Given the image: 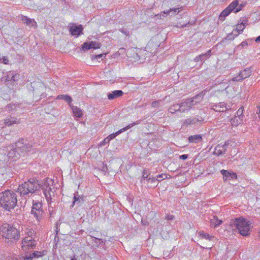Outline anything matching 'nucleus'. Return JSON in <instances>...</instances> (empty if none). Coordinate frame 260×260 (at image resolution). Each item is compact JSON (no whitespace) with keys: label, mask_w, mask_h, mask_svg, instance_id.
Wrapping results in <instances>:
<instances>
[{"label":"nucleus","mask_w":260,"mask_h":260,"mask_svg":"<svg viewBox=\"0 0 260 260\" xmlns=\"http://www.w3.org/2000/svg\"><path fill=\"white\" fill-rule=\"evenodd\" d=\"M15 146L17 150L20 152V155L30 151L32 145L26 140L20 139L16 142Z\"/></svg>","instance_id":"423d86ee"},{"label":"nucleus","mask_w":260,"mask_h":260,"mask_svg":"<svg viewBox=\"0 0 260 260\" xmlns=\"http://www.w3.org/2000/svg\"><path fill=\"white\" fill-rule=\"evenodd\" d=\"M101 47V44L96 41L86 42L83 44L81 49L83 51L89 50L90 49H99Z\"/></svg>","instance_id":"f8f14e48"},{"label":"nucleus","mask_w":260,"mask_h":260,"mask_svg":"<svg viewBox=\"0 0 260 260\" xmlns=\"http://www.w3.org/2000/svg\"><path fill=\"white\" fill-rule=\"evenodd\" d=\"M242 113H243V110L242 109V108L239 109L237 112V116L240 118V116L242 115Z\"/></svg>","instance_id":"5fc2aeb1"},{"label":"nucleus","mask_w":260,"mask_h":260,"mask_svg":"<svg viewBox=\"0 0 260 260\" xmlns=\"http://www.w3.org/2000/svg\"><path fill=\"white\" fill-rule=\"evenodd\" d=\"M195 22H196V21H193L191 22L189 21L188 22L186 23L185 24L181 25V26L179 27L181 28H184L185 27H189L190 25L194 24L195 23Z\"/></svg>","instance_id":"79ce46f5"},{"label":"nucleus","mask_w":260,"mask_h":260,"mask_svg":"<svg viewBox=\"0 0 260 260\" xmlns=\"http://www.w3.org/2000/svg\"><path fill=\"white\" fill-rule=\"evenodd\" d=\"M149 171L148 169H145L143 171V176L141 180V182H142V179H147L149 177Z\"/></svg>","instance_id":"e433bc0d"},{"label":"nucleus","mask_w":260,"mask_h":260,"mask_svg":"<svg viewBox=\"0 0 260 260\" xmlns=\"http://www.w3.org/2000/svg\"><path fill=\"white\" fill-rule=\"evenodd\" d=\"M203 140L202 135H194L190 136L188 138V141L189 143H199Z\"/></svg>","instance_id":"5701e85b"},{"label":"nucleus","mask_w":260,"mask_h":260,"mask_svg":"<svg viewBox=\"0 0 260 260\" xmlns=\"http://www.w3.org/2000/svg\"><path fill=\"white\" fill-rule=\"evenodd\" d=\"M161 102V100L155 101L151 103V106L152 108L158 107L160 105Z\"/></svg>","instance_id":"58836bf2"},{"label":"nucleus","mask_w":260,"mask_h":260,"mask_svg":"<svg viewBox=\"0 0 260 260\" xmlns=\"http://www.w3.org/2000/svg\"><path fill=\"white\" fill-rule=\"evenodd\" d=\"M110 142V141L108 139V138H106L105 139H104L101 143H100V145L101 146H104L105 145H106V144L107 143H109Z\"/></svg>","instance_id":"a18cd8bd"},{"label":"nucleus","mask_w":260,"mask_h":260,"mask_svg":"<svg viewBox=\"0 0 260 260\" xmlns=\"http://www.w3.org/2000/svg\"><path fill=\"white\" fill-rule=\"evenodd\" d=\"M179 9L180 8H172L170 9L168 11L161 12L160 14V17H161L162 16L163 17H165L167 15H169L171 13H172L171 16H174L180 12Z\"/></svg>","instance_id":"a878e982"},{"label":"nucleus","mask_w":260,"mask_h":260,"mask_svg":"<svg viewBox=\"0 0 260 260\" xmlns=\"http://www.w3.org/2000/svg\"><path fill=\"white\" fill-rule=\"evenodd\" d=\"M237 36L238 34H237L235 32H234L233 30L231 33H230L227 35L225 39L228 40H233Z\"/></svg>","instance_id":"4c0bfd02"},{"label":"nucleus","mask_w":260,"mask_h":260,"mask_svg":"<svg viewBox=\"0 0 260 260\" xmlns=\"http://www.w3.org/2000/svg\"><path fill=\"white\" fill-rule=\"evenodd\" d=\"M248 43L246 41H243L239 46L238 47L243 48V46H247Z\"/></svg>","instance_id":"603ef678"},{"label":"nucleus","mask_w":260,"mask_h":260,"mask_svg":"<svg viewBox=\"0 0 260 260\" xmlns=\"http://www.w3.org/2000/svg\"><path fill=\"white\" fill-rule=\"evenodd\" d=\"M21 20L23 23L29 26H34L37 24L36 22L34 19H30L25 16H22Z\"/></svg>","instance_id":"bb28decb"},{"label":"nucleus","mask_w":260,"mask_h":260,"mask_svg":"<svg viewBox=\"0 0 260 260\" xmlns=\"http://www.w3.org/2000/svg\"><path fill=\"white\" fill-rule=\"evenodd\" d=\"M212 109L216 112H223L228 110L224 103H219L212 106Z\"/></svg>","instance_id":"4be33fe9"},{"label":"nucleus","mask_w":260,"mask_h":260,"mask_svg":"<svg viewBox=\"0 0 260 260\" xmlns=\"http://www.w3.org/2000/svg\"><path fill=\"white\" fill-rule=\"evenodd\" d=\"M232 11L229 9L227 7L223 10L220 14L219 15V18L220 20H224L225 18L228 16Z\"/></svg>","instance_id":"7c9ffc66"},{"label":"nucleus","mask_w":260,"mask_h":260,"mask_svg":"<svg viewBox=\"0 0 260 260\" xmlns=\"http://www.w3.org/2000/svg\"><path fill=\"white\" fill-rule=\"evenodd\" d=\"M83 27L81 24L77 25L75 23L72 24L70 27L69 31L72 36H79L82 34Z\"/></svg>","instance_id":"2eb2a0df"},{"label":"nucleus","mask_w":260,"mask_h":260,"mask_svg":"<svg viewBox=\"0 0 260 260\" xmlns=\"http://www.w3.org/2000/svg\"><path fill=\"white\" fill-rule=\"evenodd\" d=\"M232 225L235 227L239 233L243 236L249 235L250 230L252 228V223L242 217L233 220Z\"/></svg>","instance_id":"39448f33"},{"label":"nucleus","mask_w":260,"mask_h":260,"mask_svg":"<svg viewBox=\"0 0 260 260\" xmlns=\"http://www.w3.org/2000/svg\"><path fill=\"white\" fill-rule=\"evenodd\" d=\"M230 143V141H227L224 142L223 144L221 143L217 145L214 150V153L217 155L223 154L226 151L228 146Z\"/></svg>","instance_id":"ddd939ff"},{"label":"nucleus","mask_w":260,"mask_h":260,"mask_svg":"<svg viewBox=\"0 0 260 260\" xmlns=\"http://www.w3.org/2000/svg\"><path fill=\"white\" fill-rule=\"evenodd\" d=\"M119 30L126 36H129L130 35L129 31L125 28H120Z\"/></svg>","instance_id":"a19ab883"},{"label":"nucleus","mask_w":260,"mask_h":260,"mask_svg":"<svg viewBox=\"0 0 260 260\" xmlns=\"http://www.w3.org/2000/svg\"><path fill=\"white\" fill-rule=\"evenodd\" d=\"M78 194V193L77 192L74 193L73 202L71 206L72 207H73L75 205L78 206H81L85 202L84 197H81Z\"/></svg>","instance_id":"412c9836"},{"label":"nucleus","mask_w":260,"mask_h":260,"mask_svg":"<svg viewBox=\"0 0 260 260\" xmlns=\"http://www.w3.org/2000/svg\"><path fill=\"white\" fill-rule=\"evenodd\" d=\"M199 237L201 239H205L209 241H211L214 237L210 235L207 233H205L203 231H201L199 233Z\"/></svg>","instance_id":"2f4dec72"},{"label":"nucleus","mask_w":260,"mask_h":260,"mask_svg":"<svg viewBox=\"0 0 260 260\" xmlns=\"http://www.w3.org/2000/svg\"><path fill=\"white\" fill-rule=\"evenodd\" d=\"M3 62L5 64H8L9 63V59L7 57H3Z\"/></svg>","instance_id":"864d4df0"},{"label":"nucleus","mask_w":260,"mask_h":260,"mask_svg":"<svg viewBox=\"0 0 260 260\" xmlns=\"http://www.w3.org/2000/svg\"><path fill=\"white\" fill-rule=\"evenodd\" d=\"M104 55H106V54H98V55H95L94 57L93 56H92V59H101V60H102V57Z\"/></svg>","instance_id":"c03bdc74"},{"label":"nucleus","mask_w":260,"mask_h":260,"mask_svg":"<svg viewBox=\"0 0 260 260\" xmlns=\"http://www.w3.org/2000/svg\"><path fill=\"white\" fill-rule=\"evenodd\" d=\"M23 108V106L20 104H15L11 103L8 104L6 107V110L9 112H14L22 110Z\"/></svg>","instance_id":"aec40b11"},{"label":"nucleus","mask_w":260,"mask_h":260,"mask_svg":"<svg viewBox=\"0 0 260 260\" xmlns=\"http://www.w3.org/2000/svg\"><path fill=\"white\" fill-rule=\"evenodd\" d=\"M211 50H209L207 52L204 54H202L197 56L194 60L196 62L204 61L207 58H209L211 56Z\"/></svg>","instance_id":"b1692460"},{"label":"nucleus","mask_w":260,"mask_h":260,"mask_svg":"<svg viewBox=\"0 0 260 260\" xmlns=\"http://www.w3.org/2000/svg\"><path fill=\"white\" fill-rule=\"evenodd\" d=\"M206 90H203L199 94H197L196 95L191 98H189V99L193 100L192 105L193 107L197 104L200 103L203 100L204 96L206 94Z\"/></svg>","instance_id":"6ab92c4d"},{"label":"nucleus","mask_w":260,"mask_h":260,"mask_svg":"<svg viewBox=\"0 0 260 260\" xmlns=\"http://www.w3.org/2000/svg\"><path fill=\"white\" fill-rule=\"evenodd\" d=\"M146 223H147V222H146V223H145V222H144V224H145V225H146Z\"/></svg>","instance_id":"e2e57ef3"},{"label":"nucleus","mask_w":260,"mask_h":260,"mask_svg":"<svg viewBox=\"0 0 260 260\" xmlns=\"http://www.w3.org/2000/svg\"><path fill=\"white\" fill-rule=\"evenodd\" d=\"M239 2L238 0L233 1L227 8L232 12L235 11L238 6Z\"/></svg>","instance_id":"f704fd0d"},{"label":"nucleus","mask_w":260,"mask_h":260,"mask_svg":"<svg viewBox=\"0 0 260 260\" xmlns=\"http://www.w3.org/2000/svg\"><path fill=\"white\" fill-rule=\"evenodd\" d=\"M20 226L19 224H4L0 229V233L6 239L18 240L20 238Z\"/></svg>","instance_id":"7ed1b4c3"},{"label":"nucleus","mask_w":260,"mask_h":260,"mask_svg":"<svg viewBox=\"0 0 260 260\" xmlns=\"http://www.w3.org/2000/svg\"><path fill=\"white\" fill-rule=\"evenodd\" d=\"M94 238L95 239V242L97 243L98 245L103 243H104V244H105V241H104L103 239L95 237H94Z\"/></svg>","instance_id":"49530a36"},{"label":"nucleus","mask_w":260,"mask_h":260,"mask_svg":"<svg viewBox=\"0 0 260 260\" xmlns=\"http://www.w3.org/2000/svg\"><path fill=\"white\" fill-rule=\"evenodd\" d=\"M40 189L41 186L38 181L35 179H30L19 185L16 192L19 193L20 197L26 199L34 193H38Z\"/></svg>","instance_id":"f257e3e1"},{"label":"nucleus","mask_w":260,"mask_h":260,"mask_svg":"<svg viewBox=\"0 0 260 260\" xmlns=\"http://www.w3.org/2000/svg\"><path fill=\"white\" fill-rule=\"evenodd\" d=\"M147 181L149 183L155 182L157 180V178L149 176L147 179Z\"/></svg>","instance_id":"37998d69"},{"label":"nucleus","mask_w":260,"mask_h":260,"mask_svg":"<svg viewBox=\"0 0 260 260\" xmlns=\"http://www.w3.org/2000/svg\"><path fill=\"white\" fill-rule=\"evenodd\" d=\"M57 99H59V100H63L64 101H65L66 102H67L69 104V105H71V102L72 101V98L68 95H63V94H62V95H58L57 96Z\"/></svg>","instance_id":"473e14b6"},{"label":"nucleus","mask_w":260,"mask_h":260,"mask_svg":"<svg viewBox=\"0 0 260 260\" xmlns=\"http://www.w3.org/2000/svg\"><path fill=\"white\" fill-rule=\"evenodd\" d=\"M251 68L250 67L247 68L244 70L241 71L238 75L233 78L232 80L236 82L241 81L244 79L249 77L251 74Z\"/></svg>","instance_id":"9b49d317"},{"label":"nucleus","mask_w":260,"mask_h":260,"mask_svg":"<svg viewBox=\"0 0 260 260\" xmlns=\"http://www.w3.org/2000/svg\"><path fill=\"white\" fill-rule=\"evenodd\" d=\"M31 213L34 215L38 221L42 218L44 211L42 209V204L41 202H35L33 201L32 206L31 207Z\"/></svg>","instance_id":"0eeeda50"},{"label":"nucleus","mask_w":260,"mask_h":260,"mask_svg":"<svg viewBox=\"0 0 260 260\" xmlns=\"http://www.w3.org/2000/svg\"><path fill=\"white\" fill-rule=\"evenodd\" d=\"M7 156L13 161H15L20 157V153L18 151L16 147H10Z\"/></svg>","instance_id":"dca6fc26"},{"label":"nucleus","mask_w":260,"mask_h":260,"mask_svg":"<svg viewBox=\"0 0 260 260\" xmlns=\"http://www.w3.org/2000/svg\"><path fill=\"white\" fill-rule=\"evenodd\" d=\"M146 223H147V222H146V223H145V222H144V224H145V225H146Z\"/></svg>","instance_id":"680f3d73"},{"label":"nucleus","mask_w":260,"mask_h":260,"mask_svg":"<svg viewBox=\"0 0 260 260\" xmlns=\"http://www.w3.org/2000/svg\"><path fill=\"white\" fill-rule=\"evenodd\" d=\"M47 251L45 250L42 251H36L22 257V258L26 260H32L34 258H39L45 256L47 254Z\"/></svg>","instance_id":"a211bd4d"},{"label":"nucleus","mask_w":260,"mask_h":260,"mask_svg":"<svg viewBox=\"0 0 260 260\" xmlns=\"http://www.w3.org/2000/svg\"><path fill=\"white\" fill-rule=\"evenodd\" d=\"M22 249L24 251H26L29 248H34L36 245V241L30 237H25L22 241Z\"/></svg>","instance_id":"9d476101"},{"label":"nucleus","mask_w":260,"mask_h":260,"mask_svg":"<svg viewBox=\"0 0 260 260\" xmlns=\"http://www.w3.org/2000/svg\"><path fill=\"white\" fill-rule=\"evenodd\" d=\"M220 172L223 176V179L225 178L224 179L225 180H229V178H230V177L231 176V173L230 172L227 170H222Z\"/></svg>","instance_id":"c9c22d12"},{"label":"nucleus","mask_w":260,"mask_h":260,"mask_svg":"<svg viewBox=\"0 0 260 260\" xmlns=\"http://www.w3.org/2000/svg\"><path fill=\"white\" fill-rule=\"evenodd\" d=\"M204 118L201 116H196L194 117H190L182 120V126L188 127V126H197L203 123Z\"/></svg>","instance_id":"6e6552de"},{"label":"nucleus","mask_w":260,"mask_h":260,"mask_svg":"<svg viewBox=\"0 0 260 260\" xmlns=\"http://www.w3.org/2000/svg\"><path fill=\"white\" fill-rule=\"evenodd\" d=\"M123 94V92L121 90H117L112 91L111 93L108 94V98L109 100H113L118 97L121 96Z\"/></svg>","instance_id":"393cba45"},{"label":"nucleus","mask_w":260,"mask_h":260,"mask_svg":"<svg viewBox=\"0 0 260 260\" xmlns=\"http://www.w3.org/2000/svg\"><path fill=\"white\" fill-rule=\"evenodd\" d=\"M32 87L33 88V91L34 94H35L36 95H40L41 96L43 95V93H44L45 90V87L43 83H34Z\"/></svg>","instance_id":"f3484780"},{"label":"nucleus","mask_w":260,"mask_h":260,"mask_svg":"<svg viewBox=\"0 0 260 260\" xmlns=\"http://www.w3.org/2000/svg\"><path fill=\"white\" fill-rule=\"evenodd\" d=\"M53 182L52 179L47 178L45 179L43 184H40L41 189L43 190L44 194L48 202L51 199L50 192L52 191V189L50 185L51 184H53Z\"/></svg>","instance_id":"1a4fd4ad"},{"label":"nucleus","mask_w":260,"mask_h":260,"mask_svg":"<svg viewBox=\"0 0 260 260\" xmlns=\"http://www.w3.org/2000/svg\"><path fill=\"white\" fill-rule=\"evenodd\" d=\"M259 237L260 238V231H259Z\"/></svg>","instance_id":"052dcab7"},{"label":"nucleus","mask_w":260,"mask_h":260,"mask_svg":"<svg viewBox=\"0 0 260 260\" xmlns=\"http://www.w3.org/2000/svg\"><path fill=\"white\" fill-rule=\"evenodd\" d=\"M71 260H77V258L74 256Z\"/></svg>","instance_id":"bf43d9fd"},{"label":"nucleus","mask_w":260,"mask_h":260,"mask_svg":"<svg viewBox=\"0 0 260 260\" xmlns=\"http://www.w3.org/2000/svg\"><path fill=\"white\" fill-rule=\"evenodd\" d=\"M70 107L72 108L75 116L78 117H81L82 116L83 113L81 109L78 108L77 106H73L72 104L70 105Z\"/></svg>","instance_id":"c85d7f7f"},{"label":"nucleus","mask_w":260,"mask_h":260,"mask_svg":"<svg viewBox=\"0 0 260 260\" xmlns=\"http://www.w3.org/2000/svg\"><path fill=\"white\" fill-rule=\"evenodd\" d=\"M222 223L221 220H219L216 216H214L213 218L210 220V225L211 227L215 228Z\"/></svg>","instance_id":"c756f323"},{"label":"nucleus","mask_w":260,"mask_h":260,"mask_svg":"<svg viewBox=\"0 0 260 260\" xmlns=\"http://www.w3.org/2000/svg\"><path fill=\"white\" fill-rule=\"evenodd\" d=\"M245 27V25L241 24V23L238 22V24L236 25V28L234 29V32H235L238 35L243 31Z\"/></svg>","instance_id":"72a5a7b5"},{"label":"nucleus","mask_w":260,"mask_h":260,"mask_svg":"<svg viewBox=\"0 0 260 260\" xmlns=\"http://www.w3.org/2000/svg\"><path fill=\"white\" fill-rule=\"evenodd\" d=\"M238 21L239 23H241V24L245 25V27L248 24V19L246 17L240 18Z\"/></svg>","instance_id":"ea45409f"},{"label":"nucleus","mask_w":260,"mask_h":260,"mask_svg":"<svg viewBox=\"0 0 260 260\" xmlns=\"http://www.w3.org/2000/svg\"><path fill=\"white\" fill-rule=\"evenodd\" d=\"M165 176L166 178H167V175L166 174H160V175H158V176H157V180L158 181H160L161 180H162V179H164L165 178H164V177Z\"/></svg>","instance_id":"de8ad7c7"},{"label":"nucleus","mask_w":260,"mask_h":260,"mask_svg":"<svg viewBox=\"0 0 260 260\" xmlns=\"http://www.w3.org/2000/svg\"><path fill=\"white\" fill-rule=\"evenodd\" d=\"M193 100L189 98L182 100L181 102L173 104L168 109V112L171 114H175L176 112L185 113L188 112L193 107Z\"/></svg>","instance_id":"20e7f679"},{"label":"nucleus","mask_w":260,"mask_h":260,"mask_svg":"<svg viewBox=\"0 0 260 260\" xmlns=\"http://www.w3.org/2000/svg\"><path fill=\"white\" fill-rule=\"evenodd\" d=\"M187 157H188V155H187V154H182V155H180V156H179V158L181 159H182V160H185L187 158Z\"/></svg>","instance_id":"6e6d98bb"},{"label":"nucleus","mask_w":260,"mask_h":260,"mask_svg":"<svg viewBox=\"0 0 260 260\" xmlns=\"http://www.w3.org/2000/svg\"><path fill=\"white\" fill-rule=\"evenodd\" d=\"M34 231H29L28 232V236L27 237H30V238H32H32V236L34 235Z\"/></svg>","instance_id":"4d7b16f0"},{"label":"nucleus","mask_w":260,"mask_h":260,"mask_svg":"<svg viewBox=\"0 0 260 260\" xmlns=\"http://www.w3.org/2000/svg\"><path fill=\"white\" fill-rule=\"evenodd\" d=\"M256 42H260V35L255 39Z\"/></svg>","instance_id":"13d9d810"},{"label":"nucleus","mask_w":260,"mask_h":260,"mask_svg":"<svg viewBox=\"0 0 260 260\" xmlns=\"http://www.w3.org/2000/svg\"><path fill=\"white\" fill-rule=\"evenodd\" d=\"M140 122H141V120H138V121H136L135 122H133V123H131L130 124L128 125L126 127H124L123 128H121V129L118 131L116 133L110 135L109 136H108L107 137V138L109 140V141H110L111 140H112L114 138H115L117 136H118L120 134H121V133L124 132V131L127 130L129 128L132 127V126H134V125H135L136 124H138L140 123Z\"/></svg>","instance_id":"4468645a"},{"label":"nucleus","mask_w":260,"mask_h":260,"mask_svg":"<svg viewBox=\"0 0 260 260\" xmlns=\"http://www.w3.org/2000/svg\"><path fill=\"white\" fill-rule=\"evenodd\" d=\"M19 120L14 117H7L5 120V124L10 126L14 124L19 123Z\"/></svg>","instance_id":"cd10ccee"},{"label":"nucleus","mask_w":260,"mask_h":260,"mask_svg":"<svg viewBox=\"0 0 260 260\" xmlns=\"http://www.w3.org/2000/svg\"><path fill=\"white\" fill-rule=\"evenodd\" d=\"M16 194L11 190L0 192V206L6 210L10 211L17 204Z\"/></svg>","instance_id":"f03ea898"},{"label":"nucleus","mask_w":260,"mask_h":260,"mask_svg":"<svg viewBox=\"0 0 260 260\" xmlns=\"http://www.w3.org/2000/svg\"><path fill=\"white\" fill-rule=\"evenodd\" d=\"M258 113L260 114V109H259Z\"/></svg>","instance_id":"0e129e2a"},{"label":"nucleus","mask_w":260,"mask_h":260,"mask_svg":"<svg viewBox=\"0 0 260 260\" xmlns=\"http://www.w3.org/2000/svg\"><path fill=\"white\" fill-rule=\"evenodd\" d=\"M229 180L236 179L237 178V174L235 173H231V176L230 177Z\"/></svg>","instance_id":"8fccbe9b"},{"label":"nucleus","mask_w":260,"mask_h":260,"mask_svg":"<svg viewBox=\"0 0 260 260\" xmlns=\"http://www.w3.org/2000/svg\"><path fill=\"white\" fill-rule=\"evenodd\" d=\"M243 6H244V5H242V4H240V5H239V4H238V7H237V8L236 9V10H235L234 12H235V13H237V12H238L242 10V7H243Z\"/></svg>","instance_id":"09e8293b"},{"label":"nucleus","mask_w":260,"mask_h":260,"mask_svg":"<svg viewBox=\"0 0 260 260\" xmlns=\"http://www.w3.org/2000/svg\"><path fill=\"white\" fill-rule=\"evenodd\" d=\"M174 218V216L171 214H167L166 219L168 220H173Z\"/></svg>","instance_id":"3c124183"}]
</instances>
